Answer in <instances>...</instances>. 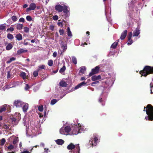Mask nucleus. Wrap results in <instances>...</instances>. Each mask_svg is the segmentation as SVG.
I'll use <instances>...</instances> for the list:
<instances>
[{"mask_svg": "<svg viewBox=\"0 0 153 153\" xmlns=\"http://www.w3.org/2000/svg\"><path fill=\"white\" fill-rule=\"evenodd\" d=\"M86 68L85 67H82L81 68L79 71V72L81 73L82 74H84L85 71H86Z\"/></svg>", "mask_w": 153, "mask_h": 153, "instance_id": "obj_27", "label": "nucleus"}, {"mask_svg": "<svg viewBox=\"0 0 153 153\" xmlns=\"http://www.w3.org/2000/svg\"><path fill=\"white\" fill-rule=\"evenodd\" d=\"M57 56V53L56 52H54L53 53V56L54 57H55Z\"/></svg>", "mask_w": 153, "mask_h": 153, "instance_id": "obj_56", "label": "nucleus"}, {"mask_svg": "<svg viewBox=\"0 0 153 153\" xmlns=\"http://www.w3.org/2000/svg\"><path fill=\"white\" fill-rule=\"evenodd\" d=\"M17 140L16 139L14 140L13 142V143L14 144H16L17 143Z\"/></svg>", "mask_w": 153, "mask_h": 153, "instance_id": "obj_58", "label": "nucleus"}, {"mask_svg": "<svg viewBox=\"0 0 153 153\" xmlns=\"http://www.w3.org/2000/svg\"><path fill=\"white\" fill-rule=\"evenodd\" d=\"M27 50H25L23 48H21L18 50L17 51V53L18 55H20L22 53H25L27 52Z\"/></svg>", "mask_w": 153, "mask_h": 153, "instance_id": "obj_14", "label": "nucleus"}, {"mask_svg": "<svg viewBox=\"0 0 153 153\" xmlns=\"http://www.w3.org/2000/svg\"><path fill=\"white\" fill-rule=\"evenodd\" d=\"M101 76L100 75L97 76L94 75L91 77V80L92 81H95L100 79Z\"/></svg>", "mask_w": 153, "mask_h": 153, "instance_id": "obj_12", "label": "nucleus"}, {"mask_svg": "<svg viewBox=\"0 0 153 153\" xmlns=\"http://www.w3.org/2000/svg\"><path fill=\"white\" fill-rule=\"evenodd\" d=\"M40 146H41L43 148L45 147V144L43 143H41L40 144Z\"/></svg>", "mask_w": 153, "mask_h": 153, "instance_id": "obj_61", "label": "nucleus"}, {"mask_svg": "<svg viewBox=\"0 0 153 153\" xmlns=\"http://www.w3.org/2000/svg\"><path fill=\"white\" fill-rule=\"evenodd\" d=\"M59 85L62 87H66L67 86V83L63 80L61 81L59 83Z\"/></svg>", "mask_w": 153, "mask_h": 153, "instance_id": "obj_19", "label": "nucleus"}, {"mask_svg": "<svg viewBox=\"0 0 153 153\" xmlns=\"http://www.w3.org/2000/svg\"><path fill=\"white\" fill-rule=\"evenodd\" d=\"M7 108V105H4L1 106L0 109V113H2L4 111L6 110Z\"/></svg>", "mask_w": 153, "mask_h": 153, "instance_id": "obj_18", "label": "nucleus"}, {"mask_svg": "<svg viewBox=\"0 0 153 153\" xmlns=\"http://www.w3.org/2000/svg\"><path fill=\"white\" fill-rule=\"evenodd\" d=\"M6 26L3 25H0V30H3L5 29Z\"/></svg>", "mask_w": 153, "mask_h": 153, "instance_id": "obj_37", "label": "nucleus"}, {"mask_svg": "<svg viewBox=\"0 0 153 153\" xmlns=\"http://www.w3.org/2000/svg\"><path fill=\"white\" fill-rule=\"evenodd\" d=\"M66 70V67L65 65H64L63 66V67L61 68L60 69L59 71V72L61 73H62L63 72H64Z\"/></svg>", "mask_w": 153, "mask_h": 153, "instance_id": "obj_29", "label": "nucleus"}, {"mask_svg": "<svg viewBox=\"0 0 153 153\" xmlns=\"http://www.w3.org/2000/svg\"><path fill=\"white\" fill-rule=\"evenodd\" d=\"M24 103L20 100H15L14 102L13 105L16 108H19L21 107Z\"/></svg>", "mask_w": 153, "mask_h": 153, "instance_id": "obj_7", "label": "nucleus"}, {"mask_svg": "<svg viewBox=\"0 0 153 153\" xmlns=\"http://www.w3.org/2000/svg\"><path fill=\"white\" fill-rule=\"evenodd\" d=\"M142 76L146 77L148 75L153 74V66L146 65L145 66L143 69L139 72Z\"/></svg>", "mask_w": 153, "mask_h": 153, "instance_id": "obj_2", "label": "nucleus"}, {"mask_svg": "<svg viewBox=\"0 0 153 153\" xmlns=\"http://www.w3.org/2000/svg\"><path fill=\"white\" fill-rule=\"evenodd\" d=\"M33 75L35 77H36L38 75V71H34L33 73Z\"/></svg>", "mask_w": 153, "mask_h": 153, "instance_id": "obj_43", "label": "nucleus"}, {"mask_svg": "<svg viewBox=\"0 0 153 153\" xmlns=\"http://www.w3.org/2000/svg\"><path fill=\"white\" fill-rule=\"evenodd\" d=\"M19 22L24 23L25 22V19L23 18H21L19 19Z\"/></svg>", "mask_w": 153, "mask_h": 153, "instance_id": "obj_49", "label": "nucleus"}, {"mask_svg": "<svg viewBox=\"0 0 153 153\" xmlns=\"http://www.w3.org/2000/svg\"><path fill=\"white\" fill-rule=\"evenodd\" d=\"M45 65H42L39 66V68L41 69H45Z\"/></svg>", "mask_w": 153, "mask_h": 153, "instance_id": "obj_54", "label": "nucleus"}, {"mask_svg": "<svg viewBox=\"0 0 153 153\" xmlns=\"http://www.w3.org/2000/svg\"><path fill=\"white\" fill-rule=\"evenodd\" d=\"M31 152H29L28 151H24L23 152H21V153H30Z\"/></svg>", "mask_w": 153, "mask_h": 153, "instance_id": "obj_57", "label": "nucleus"}, {"mask_svg": "<svg viewBox=\"0 0 153 153\" xmlns=\"http://www.w3.org/2000/svg\"><path fill=\"white\" fill-rule=\"evenodd\" d=\"M11 120L15 123H16V119L15 117H12L11 118Z\"/></svg>", "mask_w": 153, "mask_h": 153, "instance_id": "obj_50", "label": "nucleus"}, {"mask_svg": "<svg viewBox=\"0 0 153 153\" xmlns=\"http://www.w3.org/2000/svg\"><path fill=\"white\" fill-rule=\"evenodd\" d=\"M3 128L4 129L7 130H8L9 129V127L6 124H4Z\"/></svg>", "mask_w": 153, "mask_h": 153, "instance_id": "obj_39", "label": "nucleus"}, {"mask_svg": "<svg viewBox=\"0 0 153 153\" xmlns=\"http://www.w3.org/2000/svg\"><path fill=\"white\" fill-rule=\"evenodd\" d=\"M23 25L22 24H18L16 25V28L18 30H21L23 27Z\"/></svg>", "mask_w": 153, "mask_h": 153, "instance_id": "obj_26", "label": "nucleus"}, {"mask_svg": "<svg viewBox=\"0 0 153 153\" xmlns=\"http://www.w3.org/2000/svg\"><path fill=\"white\" fill-rule=\"evenodd\" d=\"M28 5L27 4H25L23 6V7L24 8H26L27 7Z\"/></svg>", "mask_w": 153, "mask_h": 153, "instance_id": "obj_62", "label": "nucleus"}, {"mask_svg": "<svg viewBox=\"0 0 153 153\" xmlns=\"http://www.w3.org/2000/svg\"><path fill=\"white\" fill-rule=\"evenodd\" d=\"M54 26L53 25H50L49 27L50 29L52 31H53L54 30Z\"/></svg>", "mask_w": 153, "mask_h": 153, "instance_id": "obj_52", "label": "nucleus"}, {"mask_svg": "<svg viewBox=\"0 0 153 153\" xmlns=\"http://www.w3.org/2000/svg\"><path fill=\"white\" fill-rule=\"evenodd\" d=\"M72 62L74 64H76L77 63V60L76 58L74 56L71 57Z\"/></svg>", "mask_w": 153, "mask_h": 153, "instance_id": "obj_28", "label": "nucleus"}, {"mask_svg": "<svg viewBox=\"0 0 153 153\" xmlns=\"http://www.w3.org/2000/svg\"><path fill=\"white\" fill-rule=\"evenodd\" d=\"M67 32L68 35V36H72L71 32L70 30V28L69 27L67 28Z\"/></svg>", "mask_w": 153, "mask_h": 153, "instance_id": "obj_31", "label": "nucleus"}, {"mask_svg": "<svg viewBox=\"0 0 153 153\" xmlns=\"http://www.w3.org/2000/svg\"><path fill=\"white\" fill-rule=\"evenodd\" d=\"M56 144L59 145H62L64 143V141L62 139H58L55 140Z\"/></svg>", "mask_w": 153, "mask_h": 153, "instance_id": "obj_15", "label": "nucleus"}, {"mask_svg": "<svg viewBox=\"0 0 153 153\" xmlns=\"http://www.w3.org/2000/svg\"><path fill=\"white\" fill-rule=\"evenodd\" d=\"M30 88V86L27 84H26V86L25 88V89L26 90H28Z\"/></svg>", "mask_w": 153, "mask_h": 153, "instance_id": "obj_47", "label": "nucleus"}, {"mask_svg": "<svg viewBox=\"0 0 153 153\" xmlns=\"http://www.w3.org/2000/svg\"><path fill=\"white\" fill-rule=\"evenodd\" d=\"M26 19L28 21H31L32 20V18L30 16H26Z\"/></svg>", "mask_w": 153, "mask_h": 153, "instance_id": "obj_38", "label": "nucleus"}, {"mask_svg": "<svg viewBox=\"0 0 153 153\" xmlns=\"http://www.w3.org/2000/svg\"><path fill=\"white\" fill-rule=\"evenodd\" d=\"M145 109H146V113L148 116L145 117L146 120H147V118H148L149 120H153V106L151 104H148L146 107H144V111H145Z\"/></svg>", "mask_w": 153, "mask_h": 153, "instance_id": "obj_1", "label": "nucleus"}, {"mask_svg": "<svg viewBox=\"0 0 153 153\" xmlns=\"http://www.w3.org/2000/svg\"><path fill=\"white\" fill-rule=\"evenodd\" d=\"M14 28L13 27H10V28H8L7 30V31L8 30H10L11 31H12L14 30Z\"/></svg>", "mask_w": 153, "mask_h": 153, "instance_id": "obj_53", "label": "nucleus"}, {"mask_svg": "<svg viewBox=\"0 0 153 153\" xmlns=\"http://www.w3.org/2000/svg\"><path fill=\"white\" fill-rule=\"evenodd\" d=\"M28 108V105L27 103H26L23 107L22 109L23 111L24 112H27V110Z\"/></svg>", "mask_w": 153, "mask_h": 153, "instance_id": "obj_23", "label": "nucleus"}, {"mask_svg": "<svg viewBox=\"0 0 153 153\" xmlns=\"http://www.w3.org/2000/svg\"><path fill=\"white\" fill-rule=\"evenodd\" d=\"M17 18L16 16H13L12 17V19L13 22H15L17 20Z\"/></svg>", "mask_w": 153, "mask_h": 153, "instance_id": "obj_42", "label": "nucleus"}, {"mask_svg": "<svg viewBox=\"0 0 153 153\" xmlns=\"http://www.w3.org/2000/svg\"><path fill=\"white\" fill-rule=\"evenodd\" d=\"M45 151L42 153H48L47 151L48 150V149H47L46 148L44 149Z\"/></svg>", "mask_w": 153, "mask_h": 153, "instance_id": "obj_59", "label": "nucleus"}, {"mask_svg": "<svg viewBox=\"0 0 153 153\" xmlns=\"http://www.w3.org/2000/svg\"><path fill=\"white\" fill-rule=\"evenodd\" d=\"M79 127L76 126L74 127V128L72 130V133L74 134H77L80 132V130L81 125L80 124H78Z\"/></svg>", "mask_w": 153, "mask_h": 153, "instance_id": "obj_8", "label": "nucleus"}, {"mask_svg": "<svg viewBox=\"0 0 153 153\" xmlns=\"http://www.w3.org/2000/svg\"><path fill=\"white\" fill-rule=\"evenodd\" d=\"M132 34L131 32H130L127 36L128 39V42L127 43L128 45H131L133 43V40L131 38L132 36Z\"/></svg>", "mask_w": 153, "mask_h": 153, "instance_id": "obj_9", "label": "nucleus"}, {"mask_svg": "<svg viewBox=\"0 0 153 153\" xmlns=\"http://www.w3.org/2000/svg\"><path fill=\"white\" fill-rule=\"evenodd\" d=\"M38 110L41 112L43 110V108L42 105H40L38 107Z\"/></svg>", "mask_w": 153, "mask_h": 153, "instance_id": "obj_36", "label": "nucleus"}, {"mask_svg": "<svg viewBox=\"0 0 153 153\" xmlns=\"http://www.w3.org/2000/svg\"><path fill=\"white\" fill-rule=\"evenodd\" d=\"M6 141L5 139L4 138L2 139L0 141V145L3 146Z\"/></svg>", "mask_w": 153, "mask_h": 153, "instance_id": "obj_32", "label": "nucleus"}, {"mask_svg": "<svg viewBox=\"0 0 153 153\" xmlns=\"http://www.w3.org/2000/svg\"><path fill=\"white\" fill-rule=\"evenodd\" d=\"M99 82L98 81L93 82L91 84V85L93 86L94 84H97V83H98Z\"/></svg>", "mask_w": 153, "mask_h": 153, "instance_id": "obj_55", "label": "nucleus"}, {"mask_svg": "<svg viewBox=\"0 0 153 153\" xmlns=\"http://www.w3.org/2000/svg\"><path fill=\"white\" fill-rule=\"evenodd\" d=\"M100 69V67L97 66L95 67L94 68L91 69V72H90L89 74V76H91L93 75L96 74L98 73Z\"/></svg>", "mask_w": 153, "mask_h": 153, "instance_id": "obj_6", "label": "nucleus"}, {"mask_svg": "<svg viewBox=\"0 0 153 153\" xmlns=\"http://www.w3.org/2000/svg\"><path fill=\"white\" fill-rule=\"evenodd\" d=\"M98 138L97 135H94L93 138H92L89 142V143L92 146H96L97 144V141H98Z\"/></svg>", "mask_w": 153, "mask_h": 153, "instance_id": "obj_5", "label": "nucleus"}, {"mask_svg": "<svg viewBox=\"0 0 153 153\" xmlns=\"http://www.w3.org/2000/svg\"><path fill=\"white\" fill-rule=\"evenodd\" d=\"M20 76L24 79H27L28 77V76L26 75V73L25 72H22L21 73Z\"/></svg>", "mask_w": 153, "mask_h": 153, "instance_id": "obj_16", "label": "nucleus"}, {"mask_svg": "<svg viewBox=\"0 0 153 153\" xmlns=\"http://www.w3.org/2000/svg\"><path fill=\"white\" fill-rule=\"evenodd\" d=\"M99 101L100 102L102 103V105L104 106L105 105V102L102 100V98L100 99L99 100Z\"/></svg>", "mask_w": 153, "mask_h": 153, "instance_id": "obj_40", "label": "nucleus"}, {"mask_svg": "<svg viewBox=\"0 0 153 153\" xmlns=\"http://www.w3.org/2000/svg\"><path fill=\"white\" fill-rule=\"evenodd\" d=\"M53 19L54 20H57L58 19V17L57 15H55L53 17Z\"/></svg>", "mask_w": 153, "mask_h": 153, "instance_id": "obj_45", "label": "nucleus"}, {"mask_svg": "<svg viewBox=\"0 0 153 153\" xmlns=\"http://www.w3.org/2000/svg\"><path fill=\"white\" fill-rule=\"evenodd\" d=\"M10 71H7V78H9L10 77Z\"/></svg>", "mask_w": 153, "mask_h": 153, "instance_id": "obj_48", "label": "nucleus"}, {"mask_svg": "<svg viewBox=\"0 0 153 153\" xmlns=\"http://www.w3.org/2000/svg\"><path fill=\"white\" fill-rule=\"evenodd\" d=\"M119 40H117L114 42L111 46V48L113 49H115L118 45Z\"/></svg>", "mask_w": 153, "mask_h": 153, "instance_id": "obj_17", "label": "nucleus"}, {"mask_svg": "<svg viewBox=\"0 0 153 153\" xmlns=\"http://www.w3.org/2000/svg\"><path fill=\"white\" fill-rule=\"evenodd\" d=\"M55 36H56L57 37H58L59 35H58V33L57 32H56V33Z\"/></svg>", "mask_w": 153, "mask_h": 153, "instance_id": "obj_64", "label": "nucleus"}, {"mask_svg": "<svg viewBox=\"0 0 153 153\" xmlns=\"http://www.w3.org/2000/svg\"><path fill=\"white\" fill-rule=\"evenodd\" d=\"M67 7L65 5L64 6L60 5H57L55 7V10L59 12H62V11L65 13H67L68 12Z\"/></svg>", "mask_w": 153, "mask_h": 153, "instance_id": "obj_4", "label": "nucleus"}, {"mask_svg": "<svg viewBox=\"0 0 153 153\" xmlns=\"http://www.w3.org/2000/svg\"><path fill=\"white\" fill-rule=\"evenodd\" d=\"M127 33V30H125L123 31L121 33V36L120 37V39L121 40H123L126 37Z\"/></svg>", "mask_w": 153, "mask_h": 153, "instance_id": "obj_11", "label": "nucleus"}, {"mask_svg": "<svg viewBox=\"0 0 153 153\" xmlns=\"http://www.w3.org/2000/svg\"><path fill=\"white\" fill-rule=\"evenodd\" d=\"M14 148V146L12 144H10L9 145L7 148L9 150H12Z\"/></svg>", "mask_w": 153, "mask_h": 153, "instance_id": "obj_41", "label": "nucleus"}, {"mask_svg": "<svg viewBox=\"0 0 153 153\" xmlns=\"http://www.w3.org/2000/svg\"><path fill=\"white\" fill-rule=\"evenodd\" d=\"M86 83H85L84 82H82L79 84L78 85H77L75 88V89H78L80 87L82 86L83 85H85L86 84Z\"/></svg>", "mask_w": 153, "mask_h": 153, "instance_id": "obj_20", "label": "nucleus"}, {"mask_svg": "<svg viewBox=\"0 0 153 153\" xmlns=\"http://www.w3.org/2000/svg\"><path fill=\"white\" fill-rule=\"evenodd\" d=\"M140 30L138 28H136L133 31V36H137L140 34Z\"/></svg>", "mask_w": 153, "mask_h": 153, "instance_id": "obj_13", "label": "nucleus"}, {"mask_svg": "<svg viewBox=\"0 0 153 153\" xmlns=\"http://www.w3.org/2000/svg\"><path fill=\"white\" fill-rule=\"evenodd\" d=\"M7 37L8 39H12L13 38V36L12 34L8 33L7 35Z\"/></svg>", "mask_w": 153, "mask_h": 153, "instance_id": "obj_33", "label": "nucleus"}, {"mask_svg": "<svg viewBox=\"0 0 153 153\" xmlns=\"http://www.w3.org/2000/svg\"><path fill=\"white\" fill-rule=\"evenodd\" d=\"M15 37L19 41L21 40L22 39V36L20 33L17 34L15 36Z\"/></svg>", "mask_w": 153, "mask_h": 153, "instance_id": "obj_22", "label": "nucleus"}, {"mask_svg": "<svg viewBox=\"0 0 153 153\" xmlns=\"http://www.w3.org/2000/svg\"><path fill=\"white\" fill-rule=\"evenodd\" d=\"M29 28L27 27H24V31L26 33H27L29 32Z\"/></svg>", "mask_w": 153, "mask_h": 153, "instance_id": "obj_34", "label": "nucleus"}, {"mask_svg": "<svg viewBox=\"0 0 153 153\" xmlns=\"http://www.w3.org/2000/svg\"><path fill=\"white\" fill-rule=\"evenodd\" d=\"M53 62L52 60H50L48 61V65L51 66L52 65Z\"/></svg>", "mask_w": 153, "mask_h": 153, "instance_id": "obj_44", "label": "nucleus"}, {"mask_svg": "<svg viewBox=\"0 0 153 153\" xmlns=\"http://www.w3.org/2000/svg\"><path fill=\"white\" fill-rule=\"evenodd\" d=\"M85 79V78L84 77H82L81 78V80H83Z\"/></svg>", "mask_w": 153, "mask_h": 153, "instance_id": "obj_63", "label": "nucleus"}, {"mask_svg": "<svg viewBox=\"0 0 153 153\" xmlns=\"http://www.w3.org/2000/svg\"><path fill=\"white\" fill-rule=\"evenodd\" d=\"M58 26H60L61 25V26H62V22H58Z\"/></svg>", "mask_w": 153, "mask_h": 153, "instance_id": "obj_60", "label": "nucleus"}, {"mask_svg": "<svg viewBox=\"0 0 153 153\" xmlns=\"http://www.w3.org/2000/svg\"><path fill=\"white\" fill-rule=\"evenodd\" d=\"M59 32L60 35H63L64 33V31L62 29H60Z\"/></svg>", "mask_w": 153, "mask_h": 153, "instance_id": "obj_46", "label": "nucleus"}, {"mask_svg": "<svg viewBox=\"0 0 153 153\" xmlns=\"http://www.w3.org/2000/svg\"><path fill=\"white\" fill-rule=\"evenodd\" d=\"M57 102V100L56 99H53L52 100L51 102V105H53L55 104Z\"/></svg>", "mask_w": 153, "mask_h": 153, "instance_id": "obj_35", "label": "nucleus"}, {"mask_svg": "<svg viewBox=\"0 0 153 153\" xmlns=\"http://www.w3.org/2000/svg\"><path fill=\"white\" fill-rule=\"evenodd\" d=\"M36 7V4L34 3H31L29 7L27 8V9L28 11H30L31 10H34L35 9Z\"/></svg>", "mask_w": 153, "mask_h": 153, "instance_id": "obj_10", "label": "nucleus"}, {"mask_svg": "<svg viewBox=\"0 0 153 153\" xmlns=\"http://www.w3.org/2000/svg\"><path fill=\"white\" fill-rule=\"evenodd\" d=\"M61 48L63 49L62 50L63 52H65L67 50V44H61Z\"/></svg>", "mask_w": 153, "mask_h": 153, "instance_id": "obj_21", "label": "nucleus"}, {"mask_svg": "<svg viewBox=\"0 0 153 153\" xmlns=\"http://www.w3.org/2000/svg\"><path fill=\"white\" fill-rule=\"evenodd\" d=\"M16 59V58H15L14 57H12V58H10L9 60H8L7 62L6 63L7 64L10 63L12 61L15 60Z\"/></svg>", "mask_w": 153, "mask_h": 153, "instance_id": "obj_30", "label": "nucleus"}, {"mask_svg": "<svg viewBox=\"0 0 153 153\" xmlns=\"http://www.w3.org/2000/svg\"><path fill=\"white\" fill-rule=\"evenodd\" d=\"M13 47L12 44L10 43H9L7 46L6 49L8 51L11 49Z\"/></svg>", "mask_w": 153, "mask_h": 153, "instance_id": "obj_25", "label": "nucleus"}, {"mask_svg": "<svg viewBox=\"0 0 153 153\" xmlns=\"http://www.w3.org/2000/svg\"><path fill=\"white\" fill-rule=\"evenodd\" d=\"M64 129L66 132L68 133L71 131V128L70 126H67L65 127Z\"/></svg>", "mask_w": 153, "mask_h": 153, "instance_id": "obj_24", "label": "nucleus"}, {"mask_svg": "<svg viewBox=\"0 0 153 153\" xmlns=\"http://www.w3.org/2000/svg\"><path fill=\"white\" fill-rule=\"evenodd\" d=\"M64 130L63 128H61L60 129V132L62 134H63L64 133Z\"/></svg>", "mask_w": 153, "mask_h": 153, "instance_id": "obj_51", "label": "nucleus"}, {"mask_svg": "<svg viewBox=\"0 0 153 153\" xmlns=\"http://www.w3.org/2000/svg\"><path fill=\"white\" fill-rule=\"evenodd\" d=\"M75 148L73 151V153H79L80 149L79 144H77L74 145L73 143H71L68 145L67 148L68 150H72Z\"/></svg>", "mask_w": 153, "mask_h": 153, "instance_id": "obj_3", "label": "nucleus"}]
</instances>
